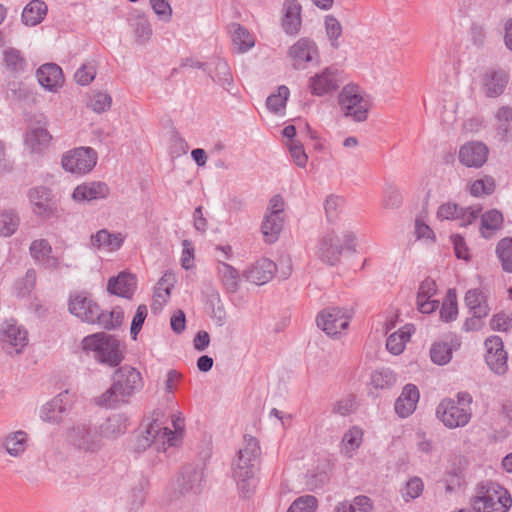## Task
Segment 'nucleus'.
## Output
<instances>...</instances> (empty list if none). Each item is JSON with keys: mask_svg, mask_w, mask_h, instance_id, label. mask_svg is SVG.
<instances>
[{"mask_svg": "<svg viewBox=\"0 0 512 512\" xmlns=\"http://www.w3.org/2000/svg\"><path fill=\"white\" fill-rule=\"evenodd\" d=\"M143 388L141 373L129 365L120 366L113 374V383L98 399L97 404L117 408L129 403L130 398Z\"/></svg>", "mask_w": 512, "mask_h": 512, "instance_id": "f257e3e1", "label": "nucleus"}, {"mask_svg": "<svg viewBox=\"0 0 512 512\" xmlns=\"http://www.w3.org/2000/svg\"><path fill=\"white\" fill-rule=\"evenodd\" d=\"M244 447L239 449L233 469L238 489L245 495L253 493L256 486L255 475L258 471L261 449L258 440L250 435L244 436Z\"/></svg>", "mask_w": 512, "mask_h": 512, "instance_id": "f03ea898", "label": "nucleus"}, {"mask_svg": "<svg viewBox=\"0 0 512 512\" xmlns=\"http://www.w3.org/2000/svg\"><path fill=\"white\" fill-rule=\"evenodd\" d=\"M178 439L171 429L162 427L157 420L148 423H142L134 432L133 437L129 441V449L140 454L148 448L154 449L156 452H165L169 447H175Z\"/></svg>", "mask_w": 512, "mask_h": 512, "instance_id": "7ed1b4c3", "label": "nucleus"}, {"mask_svg": "<svg viewBox=\"0 0 512 512\" xmlns=\"http://www.w3.org/2000/svg\"><path fill=\"white\" fill-rule=\"evenodd\" d=\"M473 398L466 391L458 392L455 398H444L436 407V417L449 429L465 427L472 418Z\"/></svg>", "mask_w": 512, "mask_h": 512, "instance_id": "20e7f679", "label": "nucleus"}, {"mask_svg": "<svg viewBox=\"0 0 512 512\" xmlns=\"http://www.w3.org/2000/svg\"><path fill=\"white\" fill-rule=\"evenodd\" d=\"M82 348L86 352H94L95 359L110 367L118 366L123 360L120 341L106 333H96L82 340Z\"/></svg>", "mask_w": 512, "mask_h": 512, "instance_id": "39448f33", "label": "nucleus"}, {"mask_svg": "<svg viewBox=\"0 0 512 512\" xmlns=\"http://www.w3.org/2000/svg\"><path fill=\"white\" fill-rule=\"evenodd\" d=\"M511 505L512 499L508 491L493 482L481 484L472 503L476 512H507Z\"/></svg>", "mask_w": 512, "mask_h": 512, "instance_id": "423d86ee", "label": "nucleus"}, {"mask_svg": "<svg viewBox=\"0 0 512 512\" xmlns=\"http://www.w3.org/2000/svg\"><path fill=\"white\" fill-rule=\"evenodd\" d=\"M339 105L346 117H352L356 122H363L368 117V101L360 94L357 85H346L338 96Z\"/></svg>", "mask_w": 512, "mask_h": 512, "instance_id": "0eeeda50", "label": "nucleus"}, {"mask_svg": "<svg viewBox=\"0 0 512 512\" xmlns=\"http://www.w3.org/2000/svg\"><path fill=\"white\" fill-rule=\"evenodd\" d=\"M68 440L76 449L85 453H96L103 446L98 428L87 423L74 425L68 432Z\"/></svg>", "mask_w": 512, "mask_h": 512, "instance_id": "6e6552de", "label": "nucleus"}, {"mask_svg": "<svg viewBox=\"0 0 512 512\" xmlns=\"http://www.w3.org/2000/svg\"><path fill=\"white\" fill-rule=\"evenodd\" d=\"M97 153L91 147H79L62 157V167L71 173L83 175L90 172L97 163Z\"/></svg>", "mask_w": 512, "mask_h": 512, "instance_id": "1a4fd4ad", "label": "nucleus"}, {"mask_svg": "<svg viewBox=\"0 0 512 512\" xmlns=\"http://www.w3.org/2000/svg\"><path fill=\"white\" fill-rule=\"evenodd\" d=\"M68 310L71 314L89 324H98L102 311L98 303L85 291L70 295Z\"/></svg>", "mask_w": 512, "mask_h": 512, "instance_id": "9d476101", "label": "nucleus"}, {"mask_svg": "<svg viewBox=\"0 0 512 512\" xmlns=\"http://www.w3.org/2000/svg\"><path fill=\"white\" fill-rule=\"evenodd\" d=\"M351 317L347 309L329 307L318 314L316 322L328 336L336 337L348 328Z\"/></svg>", "mask_w": 512, "mask_h": 512, "instance_id": "9b49d317", "label": "nucleus"}, {"mask_svg": "<svg viewBox=\"0 0 512 512\" xmlns=\"http://www.w3.org/2000/svg\"><path fill=\"white\" fill-rule=\"evenodd\" d=\"M0 341L3 348L9 353H12V351H9L10 348H14L16 353H20L28 343V333L17 324L15 319H8L1 325Z\"/></svg>", "mask_w": 512, "mask_h": 512, "instance_id": "f8f14e48", "label": "nucleus"}, {"mask_svg": "<svg viewBox=\"0 0 512 512\" xmlns=\"http://www.w3.org/2000/svg\"><path fill=\"white\" fill-rule=\"evenodd\" d=\"M486 348L485 361L488 367L497 375H503L508 370L507 352L499 336H490L484 342Z\"/></svg>", "mask_w": 512, "mask_h": 512, "instance_id": "ddd939ff", "label": "nucleus"}, {"mask_svg": "<svg viewBox=\"0 0 512 512\" xmlns=\"http://www.w3.org/2000/svg\"><path fill=\"white\" fill-rule=\"evenodd\" d=\"M341 72L334 66L325 68L321 73L310 78L309 88L313 95L323 96L339 88Z\"/></svg>", "mask_w": 512, "mask_h": 512, "instance_id": "4468645a", "label": "nucleus"}, {"mask_svg": "<svg viewBox=\"0 0 512 512\" xmlns=\"http://www.w3.org/2000/svg\"><path fill=\"white\" fill-rule=\"evenodd\" d=\"M28 197L36 215L45 219L54 215L56 204L51 189L45 186L33 187L29 190Z\"/></svg>", "mask_w": 512, "mask_h": 512, "instance_id": "2eb2a0df", "label": "nucleus"}, {"mask_svg": "<svg viewBox=\"0 0 512 512\" xmlns=\"http://www.w3.org/2000/svg\"><path fill=\"white\" fill-rule=\"evenodd\" d=\"M288 54L293 61V67L295 69L306 68L307 63L312 62L319 56L316 43L307 37L300 38L293 44L289 48Z\"/></svg>", "mask_w": 512, "mask_h": 512, "instance_id": "dca6fc26", "label": "nucleus"}, {"mask_svg": "<svg viewBox=\"0 0 512 512\" xmlns=\"http://www.w3.org/2000/svg\"><path fill=\"white\" fill-rule=\"evenodd\" d=\"M458 158L468 168H480L487 161L488 148L482 142H467L460 147Z\"/></svg>", "mask_w": 512, "mask_h": 512, "instance_id": "f3484780", "label": "nucleus"}, {"mask_svg": "<svg viewBox=\"0 0 512 512\" xmlns=\"http://www.w3.org/2000/svg\"><path fill=\"white\" fill-rule=\"evenodd\" d=\"M509 81V74L501 68H490L482 76V88L487 97L500 96Z\"/></svg>", "mask_w": 512, "mask_h": 512, "instance_id": "a211bd4d", "label": "nucleus"}, {"mask_svg": "<svg viewBox=\"0 0 512 512\" xmlns=\"http://www.w3.org/2000/svg\"><path fill=\"white\" fill-rule=\"evenodd\" d=\"M343 245L340 244L339 238L334 231L327 232L318 244V257L321 261L334 266L341 258Z\"/></svg>", "mask_w": 512, "mask_h": 512, "instance_id": "6ab92c4d", "label": "nucleus"}, {"mask_svg": "<svg viewBox=\"0 0 512 512\" xmlns=\"http://www.w3.org/2000/svg\"><path fill=\"white\" fill-rule=\"evenodd\" d=\"M301 11L302 7L297 0H286L283 3L281 27L287 35L295 36L300 32L302 25Z\"/></svg>", "mask_w": 512, "mask_h": 512, "instance_id": "aec40b11", "label": "nucleus"}, {"mask_svg": "<svg viewBox=\"0 0 512 512\" xmlns=\"http://www.w3.org/2000/svg\"><path fill=\"white\" fill-rule=\"evenodd\" d=\"M277 267L272 260L261 258L244 272V277L253 284L264 285L274 277Z\"/></svg>", "mask_w": 512, "mask_h": 512, "instance_id": "412c9836", "label": "nucleus"}, {"mask_svg": "<svg viewBox=\"0 0 512 512\" xmlns=\"http://www.w3.org/2000/svg\"><path fill=\"white\" fill-rule=\"evenodd\" d=\"M70 408L69 393L63 391L42 407L41 418L44 421L57 423Z\"/></svg>", "mask_w": 512, "mask_h": 512, "instance_id": "4be33fe9", "label": "nucleus"}, {"mask_svg": "<svg viewBox=\"0 0 512 512\" xmlns=\"http://www.w3.org/2000/svg\"><path fill=\"white\" fill-rule=\"evenodd\" d=\"M136 288V276L126 271H122L117 276L111 277L107 284L109 293L127 299L132 298Z\"/></svg>", "mask_w": 512, "mask_h": 512, "instance_id": "5701e85b", "label": "nucleus"}, {"mask_svg": "<svg viewBox=\"0 0 512 512\" xmlns=\"http://www.w3.org/2000/svg\"><path fill=\"white\" fill-rule=\"evenodd\" d=\"M420 398V393L416 385L406 384L400 396L395 401V412L401 418H406L411 415L417 406Z\"/></svg>", "mask_w": 512, "mask_h": 512, "instance_id": "b1692460", "label": "nucleus"}, {"mask_svg": "<svg viewBox=\"0 0 512 512\" xmlns=\"http://www.w3.org/2000/svg\"><path fill=\"white\" fill-rule=\"evenodd\" d=\"M109 192L105 182L93 181L78 185L73 191L72 198L77 202L105 199Z\"/></svg>", "mask_w": 512, "mask_h": 512, "instance_id": "393cba45", "label": "nucleus"}, {"mask_svg": "<svg viewBox=\"0 0 512 512\" xmlns=\"http://www.w3.org/2000/svg\"><path fill=\"white\" fill-rule=\"evenodd\" d=\"M36 123L37 126H30L25 138L26 144L33 152L41 151L47 147L52 138L46 128L47 121L44 116L40 115Z\"/></svg>", "mask_w": 512, "mask_h": 512, "instance_id": "a878e982", "label": "nucleus"}, {"mask_svg": "<svg viewBox=\"0 0 512 512\" xmlns=\"http://www.w3.org/2000/svg\"><path fill=\"white\" fill-rule=\"evenodd\" d=\"M37 79L39 84L49 91L60 87L64 81L62 69L55 63L40 66L37 70Z\"/></svg>", "mask_w": 512, "mask_h": 512, "instance_id": "bb28decb", "label": "nucleus"}, {"mask_svg": "<svg viewBox=\"0 0 512 512\" xmlns=\"http://www.w3.org/2000/svg\"><path fill=\"white\" fill-rule=\"evenodd\" d=\"M90 241L94 248H104L112 252L122 247L125 241V235L121 232L111 233L107 229H101L91 235Z\"/></svg>", "mask_w": 512, "mask_h": 512, "instance_id": "cd10ccee", "label": "nucleus"}, {"mask_svg": "<svg viewBox=\"0 0 512 512\" xmlns=\"http://www.w3.org/2000/svg\"><path fill=\"white\" fill-rule=\"evenodd\" d=\"M203 480V473L193 466H184L177 478V487L181 494L193 491H200V484Z\"/></svg>", "mask_w": 512, "mask_h": 512, "instance_id": "c85d7f7f", "label": "nucleus"}, {"mask_svg": "<svg viewBox=\"0 0 512 512\" xmlns=\"http://www.w3.org/2000/svg\"><path fill=\"white\" fill-rule=\"evenodd\" d=\"M102 438L114 439L127 430V417L124 414H112L98 427Z\"/></svg>", "mask_w": 512, "mask_h": 512, "instance_id": "c756f323", "label": "nucleus"}, {"mask_svg": "<svg viewBox=\"0 0 512 512\" xmlns=\"http://www.w3.org/2000/svg\"><path fill=\"white\" fill-rule=\"evenodd\" d=\"M503 214L497 209H491L481 215L480 233L485 239H490L503 226Z\"/></svg>", "mask_w": 512, "mask_h": 512, "instance_id": "7c9ffc66", "label": "nucleus"}, {"mask_svg": "<svg viewBox=\"0 0 512 512\" xmlns=\"http://www.w3.org/2000/svg\"><path fill=\"white\" fill-rule=\"evenodd\" d=\"M46 14V3L41 0H32L24 7L21 17L25 25L36 26L43 21Z\"/></svg>", "mask_w": 512, "mask_h": 512, "instance_id": "2f4dec72", "label": "nucleus"}, {"mask_svg": "<svg viewBox=\"0 0 512 512\" xmlns=\"http://www.w3.org/2000/svg\"><path fill=\"white\" fill-rule=\"evenodd\" d=\"M284 224V216L265 214L261 231L266 243H274L281 233Z\"/></svg>", "mask_w": 512, "mask_h": 512, "instance_id": "473e14b6", "label": "nucleus"}, {"mask_svg": "<svg viewBox=\"0 0 512 512\" xmlns=\"http://www.w3.org/2000/svg\"><path fill=\"white\" fill-rule=\"evenodd\" d=\"M464 300L470 313L478 314V316H488L490 308L487 304L486 297L480 290H468Z\"/></svg>", "mask_w": 512, "mask_h": 512, "instance_id": "72a5a7b5", "label": "nucleus"}, {"mask_svg": "<svg viewBox=\"0 0 512 512\" xmlns=\"http://www.w3.org/2000/svg\"><path fill=\"white\" fill-rule=\"evenodd\" d=\"M218 274L228 293H235L239 289V273L230 264L219 261L217 266Z\"/></svg>", "mask_w": 512, "mask_h": 512, "instance_id": "f704fd0d", "label": "nucleus"}, {"mask_svg": "<svg viewBox=\"0 0 512 512\" xmlns=\"http://www.w3.org/2000/svg\"><path fill=\"white\" fill-rule=\"evenodd\" d=\"M3 60L6 68L13 74L23 73L28 65L22 53L12 47L4 50Z\"/></svg>", "mask_w": 512, "mask_h": 512, "instance_id": "c9c22d12", "label": "nucleus"}, {"mask_svg": "<svg viewBox=\"0 0 512 512\" xmlns=\"http://www.w3.org/2000/svg\"><path fill=\"white\" fill-rule=\"evenodd\" d=\"M495 254L501 268L506 273H512V237H504L498 241Z\"/></svg>", "mask_w": 512, "mask_h": 512, "instance_id": "e433bc0d", "label": "nucleus"}, {"mask_svg": "<svg viewBox=\"0 0 512 512\" xmlns=\"http://www.w3.org/2000/svg\"><path fill=\"white\" fill-rule=\"evenodd\" d=\"M214 66V75L209 74L213 82L230 91V86L233 85V77L228 63L224 59L217 58L214 61Z\"/></svg>", "mask_w": 512, "mask_h": 512, "instance_id": "4c0bfd02", "label": "nucleus"}, {"mask_svg": "<svg viewBox=\"0 0 512 512\" xmlns=\"http://www.w3.org/2000/svg\"><path fill=\"white\" fill-rule=\"evenodd\" d=\"M289 94H290V91L287 86H285V85L279 86L277 89V93H273L267 97V99H266L267 109L274 114H277L280 111H282L286 106V102L288 100Z\"/></svg>", "mask_w": 512, "mask_h": 512, "instance_id": "58836bf2", "label": "nucleus"}, {"mask_svg": "<svg viewBox=\"0 0 512 512\" xmlns=\"http://www.w3.org/2000/svg\"><path fill=\"white\" fill-rule=\"evenodd\" d=\"M233 44L238 47V51L244 53L254 46V38L248 29L240 24H235V30L232 34Z\"/></svg>", "mask_w": 512, "mask_h": 512, "instance_id": "ea45409f", "label": "nucleus"}, {"mask_svg": "<svg viewBox=\"0 0 512 512\" xmlns=\"http://www.w3.org/2000/svg\"><path fill=\"white\" fill-rule=\"evenodd\" d=\"M458 315L457 296L454 289H449L440 309V318L445 322L456 319Z\"/></svg>", "mask_w": 512, "mask_h": 512, "instance_id": "a19ab883", "label": "nucleus"}, {"mask_svg": "<svg viewBox=\"0 0 512 512\" xmlns=\"http://www.w3.org/2000/svg\"><path fill=\"white\" fill-rule=\"evenodd\" d=\"M27 434L24 431H17L6 438L5 448L11 456H18L25 451Z\"/></svg>", "mask_w": 512, "mask_h": 512, "instance_id": "79ce46f5", "label": "nucleus"}, {"mask_svg": "<svg viewBox=\"0 0 512 512\" xmlns=\"http://www.w3.org/2000/svg\"><path fill=\"white\" fill-rule=\"evenodd\" d=\"M124 319V313L120 307L114 308L112 311H101L98 325L106 330L118 328Z\"/></svg>", "mask_w": 512, "mask_h": 512, "instance_id": "37998d69", "label": "nucleus"}, {"mask_svg": "<svg viewBox=\"0 0 512 512\" xmlns=\"http://www.w3.org/2000/svg\"><path fill=\"white\" fill-rule=\"evenodd\" d=\"M395 383L396 375L388 368L374 371L371 375V384L376 389H387Z\"/></svg>", "mask_w": 512, "mask_h": 512, "instance_id": "c03bdc74", "label": "nucleus"}, {"mask_svg": "<svg viewBox=\"0 0 512 512\" xmlns=\"http://www.w3.org/2000/svg\"><path fill=\"white\" fill-rule=\"evenodd\" d=\"M20 223L19 217L13 211L0 212V234L9 237L16 232Z\"/></svg>", "mask_w": 512, "mask_h": 512, "instance_id": "a18cd8bd", "label": "nucleus"}, {"mask_svg": "<svg viewBox=\"0 0 512 512\" xmlns=\"http://www.w3.org/2000/svg\"><path fill=\"white\" fill-rule=\"evenodd\" d=\"M324 24H325L326 34L331 43V46L334 49H338L340 46L338 39L342 35L341 23L333 15H327V16H325Z\"/></svg>", "mask_w": 512, "mask_h": 512, "instance_id": "49530a36", "label": "nucleus"}, {"mask_svg": "<svg viewBox=\"0 0 512 512\" xmlns=\"http://www.w3.org/2000/svg\"><path fill=\"white\" fill-rule=\"evenodd\" d=\"M112 98L108 93L95 91L90 96L88 107L96 113H103L110 109Z\"/></svg>", "mask_w": 512, "mask_h": 512, "instance_id": "de8ad7c7", "label": "nucleus"}, {"mask_svg": "<svg viewBox=\"0 0 512 512\" xmlns=\"http://www.w3.org/2000/svg\"><path fill=\"white\" fill-rule=\"evenodd\" d=\"M430 357L435 364L445 365L452 358V350L447 343H435L431 347Z\"/></svg>", "mask_w": 512, "mask_h": 512, "instance_id": "09e8293b", "label": "nucleus"}, {"mask_svg": "<svg viewBox=\"0 0 512 512\" xmlns=\"http://www.w3.org/2000/svg\"><path fill=\"white\" fill-rule=\"evenodd\" d=\"M424 489L423 481L420 477L410 478L402 490V497L406 502L418 498Z\"/></svg>", "mask_w": 512, "mask_h": 512, "instance_id": "8fccbe9b", "label": "nucleus"}, {"mask_svg": "<svg viewBox=\"0 0 512 512\" xmlns=\"http://www.w3.org/2000/svg\"><path fill=\"white\" fill-rule=\"evenodd\" d=\"M343 203V198L337 195L331 194L326 198L324 210L326 218L330 223H333L338 218Z\"/></svg>", "mask_w": 512, "mask_h": 512, "instance_id": "3c124183", "label": "nucleus"}, {"mask_svg": "<svg viewBox=\"0 0 512 512\" xmlns=\"http://www.w3.org/2000/svg\"><path fill=\"white\" fill-rule=\"evenodd\" d=\"M403 197L401 192L392 185H389L383 194L382 206L385 209H397L402 205Z\"/></svg>", "mask_w": 512, "mask_h": 512, "instance_id": "603ef678", "label": "nucleus"}, {"mask_svg": "<svg viewBox=\"0 0 512 512\" xmlns=\"http://www.w3.org/2000/svg\"><path fill=\"white\" fill-rule=\"evenodd\" d=\"M29 251L32 258L39 263L52 253V246L46 239H37L30 244Z\"/></svg>", "mask_w": 512, "mask_h": 512, "instance_id": "864d4df0", "label": "nucleus"}, {"mask_svg": "<svg viewBox=\"0 0 512 512\" xmlns=\"http://www.w3.org/2000/svg\"><path fill=\"white\" fill-rule=\"evenodd\" d=\"M133 27L137 43L144 44L150 39L152 35V27L146 18H137Z\"/></svg>", "mask_w": 512, "mask_h": 512, "instance_id": "5fc2aeb1", "label": "nucleus"}, {"mask_svg": "<svg viewBox=\"0 0 512 512\" xmlns=\"http://www.w3.org/2000/svg\"><path fill=\"white\" fill-rule=\"evenodd\" d=\"M317 508V499L312 495L297 498L287 512H314Z\"/></svg>", "mask_w": 512, "mask_h": 512, "instance_id": "6e6d98bb", "label": "nucleus"}, {"mask_svg": "<svg viewBox=\"0 0 512 512\" xmlns=\"http://www.w3.org/2000/svg\"><path fill=\"white\" fill-rule=\"evenodd\" d=\"M495 190V182L492 177L477 179L470 186V193L473 196L490 195Z\"/></svg>", "mask_w": 512, "mask_h": 512, "instance_id": "4d7b16f0", "label": "nucleus"}, {"mask_svg": "<svg viewBox=\"0 0 512 512\" xmlns=\"http://www.w3.org/2000/svg\"><path fill=\"white\" fill-rule=\"evenodd\" d=\"M172 280H174L172 274H165L157 283L154 297L161 299L163 302H167L173 287Z\"/></svg>", "mask_w": 512, "mask_h": 512, "instance_id": "13d9d810", "label": "nucleus"}, {"mask_svg": "<svg viewBox=\"0 0 512 512\" xmlns=\"http://www.w3.org/2000/svg\"><path fill=\"white\" fill-rule=\"evenodd\" d=\"M147 314L148 310L146 305L142 304L137 307L136 313L132 319L130 327V334L133 340L137 339V335L142 329Z\"/></svg>", "mask_w": 512, "mask_h": 512, "instance_id": "bf43d9fd", "label": "nucleus"}, {"mask_svg": "<svg viewBox=\"0 0 512 512\" xmlns=\"http://www.w3.org/2000/svg\"><path fill=\"white\" fill-rule=\"evenodd\" d=\"M95 76V67L93 65L83 64L75 72L74 79L79 85L86 86L94 80Z\"/></svg>", "mask_w": 512, "mask_h": 512, "instance_id": "052dcab7", "label": "nucleus"}, {"mask_svg": "<svg viewBox=\"0 0 512 512\" xmlns=\"http://www.w3.org/2000/svg\"><path fill=\"white\" fill-rule=\"evenodd\" d=\"M481 211V205H473L465 208L461 207V212H459V218L457 220L461 221V226L466 227L476 221Z\"/></svg>", "mask_w": 512, "mask_h": 512, "instance_id": "680f3d73", "label": "nucleus"}, {"mask_svg": "<svg viewBox=\"0 0 512 512\" xmlns=\"http://www.w3.org/2000/svg\"><path fill=\"white\" fill-rule=\"evenodd\" d=\"M288 149L294 163L299 167H305L308 161V156L305 153L303 145L300 142L292 141L288 145Z\"/></svg>", "mask_w": 512, "mask_h": 512, "instance_id": "e2e57ef3", "label": "nucleus"}, {"mask_svg": "<svg viewBox=\"0 0 512 512\" xmlns=\"http://www.w3.org/2000/svg\"><path fill=\"white\" fill-rule=\"evenodd\" d=\"M461 207L452 202L442 204L437 210V217L445 220H457L459 218Z\"/></svg>", "mask_w": 512, "mask_h": 512, "instance_id": "0e129e2a", "label": "nucleus"}, {"mask_svg": "<svg viewBox=\"0 0 512 512\" xmlns=\"http://www.w3.org/2000/svg\"><path fill=\"white\" fill-rule=\"evenodd\" d=\"M437 292V285L435 280H433L430 277L425 278L419 286L418 292H417V298L423 299V298H431L434 296Z\"/></svg>", "mask_w": 512, "mask_h": 512, "instance_id": "69168bd1", "label": "nucleus"}, {"mask_svg": "<svg viewBox=\"0 0 512 512\" xmlns=\"http://www.w3.org/2000/svg\"><path fill=\"white\" fill-rule=\"evenodd\" d=\"M451 241L454 247L455 256L458 259L469 260L468 247L464 238L459 234L451 235Z\"/></svg>", "mask_w": 512, "mask_h": 512, "instance_id": "338daca9", "label": "nucleus"}, {"mask_svg": "<svg viewBox=\"0 0 512 512\" xmlns=\"http://www.w3.org/2000/svg\"><path fill=\"white\" fill-rule=\"evenodd\" d=\"M355 408V401L352 396L337 401L332 409V412L342 416H346L353 412Z\"/></svg>", "mask_w": 512, "mask_h": 512, "instance_id": "774afa93", "label": "nucleus"}]
</instances>
